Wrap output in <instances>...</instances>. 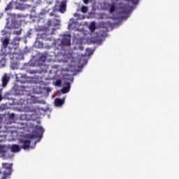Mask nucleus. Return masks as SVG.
I'll list each match as a JSON object with an SVG mask.
<instances>
[{"label":"nucleus","instance_id":"nucleus-18","mask_svg":"<svg viewBox=\"0 0 179 179\" xmlns=\"http://www.w3.org/2000/svg\"><path fill=\"white\" fill-rule=\"evenodd\" d=\"M22 78H23V79H27V76L23 75L22 76ZM18 82H20L21 83H27V80H18Z\"/></svg>","mask_w":179,"mask_h":179},{"label":"nucleus","instance_id":"nucleus-5","mask_svg":"<svg viewBox=\"0 0 179 179\" xmlns=\"http://www.w3.org/2000/svg\"><path fill=\"white\" fill-rule=\"evenodd\" d=\"M20 8V3L19 0H12L6 7L5 10H10L12 9H19Z\"/></svg>","mask_w":179,"mask_h":179},{"label":"nucleus","instance_id":"nucleus-8","mask_svg":"<svg viewBox=\"0 0 179 179\" xmlns=\"http://www.w3.org/2000/svg\"><path fill=\"white\" fill-rule=\"evenodd\" d=\"M9 76H8V74L5 73L2 78H1V80H2V87H6V85H8V82H9Z\"/></svg>","mask_w":179,"mask_h":179},{"label":"nucleus","instance_id":"nucleus-29","mask_svg":"<svg viewBox=\"0 0 179 179\" xmlns=\"http://www.w3.org/2000/svg\"><path fill=\"white\" fill-rule=\"evenodd\" d=\"M7 99H8V100H10V99L9 97H7Z\"/></svg>","mask_w":179,"mask_h":179},{"label":"nucleus","instance_id":"nucleus-26","mask_svg":"<svg viewBox=\"0 0 179 179\" xmlns=\"http://www.w3.org/2000/svg\"><path fill=\"white\" fill-rule=\"evenodd\" d=\"M7 96H10V94L6 93V94H5V97H6Z\"/></svg>","mask_w":179,"mask_h":179},{"label":"nucleus","instance_id":"nucleus-24","mask_svg":"<svg viewBox=\"0 0 179 179\" xmlns=\"http://www.w3.org/2000/svg\"><path fill=\"white\" fill-rule=\"evenodd\" d=\"M0 138L5 139V136L2 135V130L1 129V127H0Z\"/></svg>","mask_w":179,"mask_h":179},{"label":"nucleus","instance_id":"nucleus-17","mask_svg":"<svg viewBox=\"0 0 179 179\" xmlns=\"http://www.w3.org/2000/svg\"><path fill=\"white\" fill-rule=\"evenodd\" d=\"M87 10H88V8H87V7L86 6H83L81 7V12L83 13H87Z\"/></svg>","mask_w":179,"mask_h":179},{"label":"nucleus","instance_id":"nucleus-6","mask_svg":"<svg viewBox=\"0 0 179 179\" xmlns=\"http://www.w3.org/2000/svg\"><path fill=\"white\" fill-rule=\"evenodd\" d=\"M9 148L6 145H0V153H4V157L6 159H12L13 157V155H9Z\"/></svg>","mask_w":179,"mask_h":179},{"label":"nucleus","instance_id":"nucleus-25","mask_svg":"<svg viewBox=\"0 0 179 179\" xmlns=\"http://www.w3.org/2000/svg\"><path fill=\"white\" fill-rule=\"evenodd\" d=\"M83 3H84L85 5H87V3H89V0H83Z\"/></svg>","mask_w":179,"mask_h":179},{"label":"nucleus","instance_id":"nucleus-20","mask_svg":"<svg viewBox=\"0 0 179 179\" xmlns=\"http://www.w3.org/2000/svg\"><path fill=\"white\" fill-rule=\"evenodd\" d=\"M128 2H131V3H133V5H136V3H138V2H139V0H127Z\"/></svg>","mask_w":179,"mask_h":179},{"label":"nucleus","instance_id":"nucleus-21","mask_svg":"<svg viewBox=\"0 0 179 179\" xmlns=\"http://www.w3.org/2000/svg\"><path fill=\"white\" fill-rule=\"evenodd\" d=\"M122 13H123L124 15H127V13H129V10H127L125 8H122Z\"/></svg>","mask_w":179,"mask_h":179},{"label":"nucleus","instance_id":"nucleus-12","mask_svg":"<svg viewBox=\"0 0 179 179\" xmlns=\"http://www.w3.org/2000/svg\"><path fill=\"white\" fill-rule=\"evenodd\" d=\"M64 104V99H61L59 98H57L55 99V105L57 107H61Z\"/></svg>","mask_w":179,"mask_h":179},{"label":"nucleus","instance_id":"nucleus-9","mask_svg":"<svg viewBox=\"0 0 179 179\" xmlns=\"http://www.w3.org/2000/svg\"><path fill=\"white\" fill-rule=\"evenodd\" d=\"M65 10H66V0L62 1L59 5V12L64 13Z\"/></svg>","mask_w":179,"mask_h":179},{"label":"nucleus","instance_id":"nucleus-4","mask_svg":"<svg viewBox=\"0 0 179 179\" xmlns=\"http://www.w3.org/2000/svg\"><path fill=\"white\" fill-rule=\"evenodd\" d=\"M27 87L21 85L19 86V85L15 83L14 86L12 87L11 92L14 93V94H16V96H22V94H24V92H26Z\"/></svg>","mask_w":179,"mask_h":179},{"label":"nucleus","instance_id":"nucleus-28","mask_svg":"<svg viewBox=\"0 0 179 179\" xmlns=\"http://www.w3.org/2000/svg\"><path fill=\"white\" fill-rule=\"evenodd\" d=\"M3 141V139H0V142H2Z\"/></svg>","mask_w":179,"mask_h":179},{"label":"nucleus","instance_id":"nucleus-11","mask_svg":"<svg viewBox=\"0 0 179 179\" xmlns=\"http://www.w3.org/2000/svg\"><path fill=\"white\" fill-rule=\"evenodd\" d=\"M10 150L13 153H17V152H20V147L18 145L14 144L11 145Z\"/></svg>","mask_w":179,"mask_h":179},{"label":"nucleus","instance_id":"nucleus-22","mask_svg":"<svg viewBox=\"0 0 179 179\" xmlns=\"http://www.w3.org/2000/svg\"><path fill=\"white\" fill-rule=\"evenodd\" d=\"M61 85H62V81H61V80H57L55 83V85L56 86H61Z\"/></svg>","mask_w":179,"mask_h":179},{"label":"nucleus","instance_id":"nucleus-7","mask_svg":"<svg viewBox=\"0 0 179 179\" xmlns=\"http://www.w3.org/2000/svg\"><path fill=\"white\" fill-rule=\"evenodd\" d=\"M20 143H22V149H24V150H27V149L30 148V143H31V141H30V140H20Z\"/></svg>","mask_w":179,"mask_h":179},{"label":"nucleus","instance_id":"nucleus-27","mask_svg":"<svg viewBox=\"0 0 179 179\" xmlns=\"http://www.w3.org/2000/svg\"><path fill=\"white\" fill-rule=\"evenodd\" d=\"M2 101V94H0V101Z\"/></svg>","mask_w":179,"mask_h":179},{"label":"nucleus","instance_id":"nucleus-16","mask_svg":"<svg viewBox=\"0 0 179 179\" xmlns=\"http://www.w3.org/2000/svg\"><path fill=\"white\" fill-rule=\"evenodd\" d=\"M90 31H94V30H96V24L94 22H92L90 25Z\"/></svg>","mask_w":179,"mask_h":179},{"label":"nucleus","instance_id":"nucleus-10","mask_svg":"<svg viewBox=\"0 0 179 179\" xmlns=\"http://www.w3.org/2000/svg\"><path fill=\"white\" fill-rule=\"evenodd\" d=\"M65 86L62 89V93L65 94L68 93L69 90H71V83H66Z\"/></svg>","mask_w":179,"mask_h":179},{"label":"nucleus","instance_id":"nucleus-19","mask_svg":"<svg viewBox=\"0 0 179 179\" xmlns=\"http://www.w3.org/2000/svg\"><path fill=\"white\" fill-rule=\"evenodd\" d=\"M27 73H30V75H36V73H37V71H34V70H27Z\"/></svg>","mask_w":179,"mask_h":179},{"label":"nucleus","instance_id":"nucleus-14","mask_svg":"<svg viewBox=\"0 0 179 179\" xmlns=\"http://www.w3.org/2000/svg\"><path fill=\"white\" fill-rule=\"evenodd\" d=\"M3 48H6L9 45V38H5L2 41Z\"/></svg>","mask_w":179,"mask_h":179},{"label":"nucleus","instance_id":"nucleus-1","mask_svg":"<svg viewBox=\"0 0 179 179\" xmlns=\"http://www.w3.org/2000/svg\"><path fill=\"white\" fill-rule=\"evenodd\" d=\"M71 34H64L62 40L56 41L55 45L57 47V50L65 51L66 47L71 46Z\"/></svg>","mask_w":179,"mask_h":179},{"label":"nucleus","instance_id":"nucleus-2","mask_svg":"<svg viewBox=\"0 0 179 179\" xmlns=\"http://www.w3.org/2000/svg\"><path fill=\"white\" fill-rule=\"evenodd\" d=\"M12 166L13 164L3 163L0 171V179H6L12 174Z\"/></svg>","mask_w":179,"mask_h":179},{"label":"nucleus","instance_id":"nucleus-3","mask_svg":"<svg viewBox=\"0 0 179 179\" xmlns=\"http://www.w3.org/2000/svg\"><path fill=\"white\" fill-rule=\"evenodd\" d=\"M34 132L36 134H29V139H37V138H43V134H44V129L40 126H36Z\"/></svg>","mask_w":179,"mask_h":179},{"label":"nucleus","instance_id":"nucleus-13","mask_svg":"<svg viewBox=\"0 0 179 179\" xmlns=\"http://www.w3.org/2000/svg\"><path fill=\"white\" fill-rule=\"evenodd\" d=\"M115 10H117V3L113 2L110 6L109 12L110 13H113Z\"/></svg>","mask_w":179,"mask_h":179},{"label":"nucleus","instance_id":"nucleus-23","mask_svg":"<svg viewBox=\"0 0 179 179\" xmlns=\"http://www.w3.org/2000/svg\"><path fill=\"white\" fill-rule=\"evenodd\" d=\"M46 59H47V57H45V55H42V56L40 57V61H42V62H44Z\"/></svg>","mask_w":179,"mask_h":179},{"label":"nucleus","instance_id":"nucleus-15","mask_svg":"<svg viewBox=\"0 0 179 179\" xmlns=\"http://www.w3.org/2000/svg\"><path fill=\"white\" fill-rule=\"evenodd\" d=\"M6 65V59L5 57H3L0 60V66H5Z\"/></svg>","mask_w":179,"mask_h":179}]
</instances>
